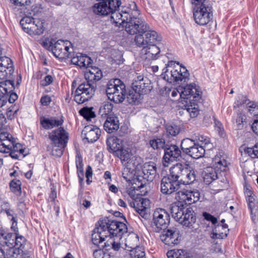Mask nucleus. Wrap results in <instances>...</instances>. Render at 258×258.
I'll return each instance as SVG.
<instances>
[{
  "label": "nucleus",
  "mask_w": 258,
  "mask_h": 258,
  "mask_svg": "<svg viewBox=\"0 0 258 258\" xmlns=\"http://www.w3.org/2000/svg\"><path fill=\"white\" fill-rule=\"evenodd\" d=\"M14 82L13 80H6L0 82V99L3 102V106L5 105L9 94L14 88Z\"/></svg>",
  "instance_id": "21"
},
{
  "label": "nucleus",
  "mask_w": 258,
  "mask_h": 258,
  "mask_svg": "<svg viewBox=\"0 0 258 258\" xmlns=\"http://www.w3.org/2000/svg\"><path fill=\"white\" fill-rule=\"evenodd\" d=\"M53 40L49 42L48 48L51 49L53 55L59 59H66L71 55L73 50L72 44L68 40H58L53 43Z\"/></svg>",
  "instance_id": "10"
},
{
  "label": "nucleus",
  "mask_w": 258,
  "mask_h": 258,
  "mask_svg": "<svg viewBox=\"0 0 258 258\" xmlns=\"http://www.w3.org/2000/svg\"><path fill=\"white\" fill-rule=\"evenodd\" d=\"M101 131L99 128L93 126H86L82 131L84 139H86L88 143H93L96 141L100 135Z\"/></svg>",
  "instance_id": "20"
},
{
  "label": "nucleus",
  "mask_w": 258,
  "mask_h": 258,
  "mask_svg": "<svg viewBox=\"0 0 258 258\" xmlns=\"http://www.w3.org/2000/svg\"><path fill=\"white\" fill-rule=\"evenodd\" d=\"M186 164L177 163L170 169V174L169 175L175 181H177L180 184V181L182 177V173L184 172V169Z\"/></svg>",
  "instance_id": "29"
},
{
  "label": "nucleus",
  "mask_w": 258,
  "mask_h": 258,
  "mask_svg": "<svg viewBox=\"0 0 258 258\" xmlns=\"http://www.w3.org/2000/svg\"><path fill=\"white\" fill-rule=\"evenodd\" d=\"M118 157L121 161L122 164L124 163L128 159H130L134 155L129 148H122L117 152L116 155Z\"/></svg>",
  "instance_id": "39"
},
{
  "label": "nucleus",
  "mask_w": 258,
  "mask_h": 258,
  "mask_svg": "<svg viewBox=\"0 0 258 258\" xmlns=\"http://www.w3.org/2000/svg\"><path fill=\"white\" fill-rule=\"evenodd\" d=\"M130 202V205L133 208H137L141 206V208L147 209L150 205V200L148 199L140 198Z\"/></svg>",
  "instance_id": "42"
},
{
  "label": "nucleus",
  "mask_w": 258,
  "mask_h": 258,
  "mask_svg": "<svg viewBox=\"0 0 258 258\" xmlns=\"http://www.w3.org/2000/svg\"><path fill=\"white\" fill-rule=\"evenodd\" d=\"M166 131L172 136H176L180 132V127L175 124L167 125L166 126Z\"/></svg>",
  "instance_id": "56"
},
{
  "label": "nucleus",
  "mask_w": 258,
  "mask_h": 258,
  "mask_svg": "<svg viewBox=\"0 0 258 258\" xmlns=\"http://www.w3.org/2000/svg\"><path fill=\"white\" fill-rule=\"evenodd\" d=\"M119 120L115 115L107 116L104 123V130L108 133H112L119 128Z\"/></svg>",
  "instance_id": "26"
},
{
  "label": "nucleus",
  "mask_w": 258,
  "mask_h": 258,
  "mask_svg": "<svg viewBox=\"0 0 258 258\" xmlns=\"http://www.w3.org/2000/svg\"><path fill=\"white\" fill-rule=\"evenodd\" d=\"M10 187L13 192L21 191V181L19 180H13L10 182Z\"/></svg>",
  "instance_id": "59"
},
{
  "label": "nucleus",
  "mask_w": 258,
  "mask_h": 258,
  "mask_svg": "<svg viewBox=\"0 0 258 258\" xmlns=\"http://www.w3.org/2000/svg\"><path fill=\"white\" fill-rule=\"evenodd\" d=\"M247 109L248 112L254 117V119H258V104L256 102L249 101Z\"/></svg>",
  "instance_id": "47"
},
{
  "label": "nucleus",
  "mask_w": 258,
  "mask_h": 258,
  "mask_svg": "<svg viewBox=\"0 0 258 258\" xmlns=\"http://www.w3.org/2000/svg\"><path fill=\"white\" fill-rule=\"evenodd\" d=\"M244 151L252 158H258V143L255 144L252 147H247Z\"/></svg>",
  "instance_id": "54"
},
{
  "label": "nucleus",
  "mask_w": 258,
  "mask_h": 258,
  "mask_svg": "<svg viewBox=\"0 0 258 258\" xmlns=\"http://www.w3.org/2000/svg\"><path fill=\"white\" fill-rule=\"evenodd\" d=\"M250 101L246 96L240 95L238 97V99L234 102V108L239 107L244 104L247 105V103Z\"/></svg>",
  "instance_id": "57"
},
{
  "label": "nucleus",
  "mask_w": 258,
  "mask_h": 258,
  "mask_svg": "<svg viewBox=\"0 0 258 258\" xmlns=\"http://www.w3.org/2000/svg\"><path fill=\"white\" fill-rule=\"evenodd\" d=\"M127 250L130 251V255L132 258H146L145 251L141 247Z\"/></svg>",
  "instance_id": "51"
},
{
  "label": "nucleus",
  "mask_w": 258,
  "mask_h": 258,
  "mask_svg": "<svg viewBox=\"0 0 258 258\" xmlns=\"http://www.w3.org/2000/svg\"><path fill=\"white\" fill-rule=\"evenodd\" d=\"M50 145L48 146L47 150L50 151L52 155L60 157L67 146L69 140V133L62 127H59L49 133Z\"/></svg>",
  "instance_id": "2"
},
{
  "label": "nucleus",
  "mask_w": 258,
  "mask_h": 258,
  "mask_svg": "<svg viewBox=\"0 0 258 258\" xmlns=\"http://www.w3.org/2000/svg\"><path fill=\"white\" fill-rule=\"evenodd\" d=\"M120 0H106L95 4L92 7L93 12L98 15L107 16L111 14L110 20L113 23H119L120 19L123 17L126 20L127 14L121 15L119 7ZM124 20V19H123Z\"/></svg>",
  "instance_id": "1"
},
{
  "label": "nucleus",
  "mask_w": 258,
  "mask_h": 258,
  "mask_svg": "<svg viewBox=\"0 0 258 258\" xmlns=\"http://www.w3.org/2000/svg\"><path fill=\"white\" fill-rule=\"evenodd\" d=\"M131 9L127 8H122L121 10V15L127 14L126 20L125 18L123 20V18L120 19L119 23H115L116 26L121 25L126 23L125 25V31L130 34L134 35L137 33H144V32L147 31L148 28V25L145 20L140 17H132L130 14Z\"/></svg>",
  "instance_id": "3"
},
{
  "label": "nucleus",
  "mask_w": 258,
  "mask_h": 258,
  "mask_svg": "<svg viewBox=\"0 0 258 258\" xmlns=\"http://www.w3.org/2000/svg\"><path fill=\"white\" fill-rule=\"evenodd\" d=\"M0 152L9 153L13 159H18L21 155L25 156L23 146L16 143L15 139L7 132L0 133Z\"/></svg>",
  "instance_id": "4"
},
{
  "label": "nucleus",
  "mask_w": 258,
  "mask_h": 258,
  "mask_svg": "<svg viewBox=\"0 0 258 258\" xmlns=\"http://www.w3.org/2000/svg\"><path fill=\"white\" fill-rule=\"evenodd\" d=\"M181 156V152L177 146L167 144L163 157V165L168 167L170 162L179 159Z\"/></svg>",
  "instance_id": "15"
},
{
  "label": "nucleus",
  "mask_w": 258,
  "mask_h": 258,
  "mask_svg": "<svg viewBox=\"0 0 258 258\" xmlns=\"http://www.w3.org/2000/svg\"><path fill=\"white\" fill-rule=\"evenodd\" d=\"M106 93L110 101L115 103H121L126 96L125 85L118 79L111 80L107 85Z\"/></svg>",
  "instance_id": "7"
},
{
  "label": "nucleus",
  "mask_w": 258,
  "mask_h": 258,
  "mask_svg": "<svg viewBox=\"0 0 258 258\" xmlns=\"http://www.w3.org/2000/svg\"><path fill=\"white\" fill-rule=\"evenodd\" d=\"M144 174L143 178L147 181H152L156 176L157 168L156 164L153 162L145 163L142 168Z\"/></svg>",
  "instance_id": "23"
},
{
  "label": "nucleus",
  "mask_w": 258,
  "mask_h": 258,
  "mask_svg": "<svg viewBox=\"0 0 258 258\" xmlns=\"http://www.w3.org/2000/svg\"><path fill=\"white\" fill-rule=\"evenodd\" d=\"M145 38L148 44H155L157 42L161 40L162 37L160 35L153 30L150 29V26L148 25V30L144 32Z\"/></svg>",
  "instance_id": "33"
},
{
  "label": "nucleus",
  "mask_w": 258,
  "mask_h": 258,
  "mask_svg": "<svg viewBox=\"0 0 258 258\" xmlns=\"http://www.w3.org/2000/svg\"><path fill=\"white\" fill-rule=\"evenodd\" d=\"M14 73L12 60L5 56H0V79L10 78Z\"/></svg>",
  "instance_id": "17"
},
{
  "label": "nucleus",
  "mask_w": 258,
  "mask_h": 258,
  "mask_svg": "<svg viewBox=\"0 0 258 258\" xmlns=\"http://www.w3.org/2000/svg\"><path fill=\"white\" fill-rule=\"evenodd\" d=\"M175 62L169 61L166 67L163 69L164 78H167L170 82H186L189 79V74L185 67L179 66V63L177 66H175Z\"/></svg>",
  "instance_id": "5"
},
{
  "label": "nucleus",
  "mask_w": 258,
  "mask_h": 258,
  "mask_svg": "<svg viewBox=\"0 0 258 258\" xmlns=\"http://www.w3.org/2000/svg\"><path fill=\"white\" fill-rule=\"evenodd\" d=\"M169 214L163 209H157L153 213L152 227L155 231L159 232L162 230H165L170 223Z\"/></svg>",
  "instance_id": "13"
},
{
  "label": "nucleus",
  "mask_w": 258,
  "mask_h": 258,
  "mask_svg": "<svg viewBox=\"0 0 258 258\" xmlns=\"http://www.w3.org/2000/svg\"><path fill=\"white\" fill-rule=\"evenodd\" d=\"M179 184L169 175L161 181V191L164 194H171L179 188Z\"/></svg>",
  "instance_id": "18"
},
{
  "label": "nucleus",
  "mask_w": 258,
  "mask_h": 258,
  "mask_svg": "<svg viewBox=\"0 0 258 258\" xmlns=\"http://www.w3.org/2000/svg\"><path fill=\"white\" fill-rule=\"evenodd\" d=\"M125 245L127 249H134L138 247L139 238L138 236L134 233H131L127 235L125 238Z\"/></svg>",
  "instance_id": "36"
},
{
  "label": "nucleus",
  "mask_w": 258,
  "mask_h": 258,
  "mask_svg": "<svg viewBox=\"0 0 258 258\" xmlns=\"http://www.w3.org/2000/svg\"><path fill=\"white\" fill-rule=\"evenodd\" d=\"M163 230V233L160 236L162 242L170 246L178 243L180 236L179 231L177 228H172L167 230Z\"/></svg>",
  "instance_id": "16"
},
{
  "label": "nucleus",
  "mask_w": 258,
  "mask_h": 258,
  "mask_svg": "<svg viewBox=\"0 0 258 258\" xmlns=\"http://www.w3.org/2000/svg\"><path fill=\"white\" fill-rule=\"evenodd\" d=\"M168 258H190V257L182 249H173L167 253Z\"/></svg>",
  "instance_id": "43"
},
{
  "label": "nucleus",
  "mask_w": 258,
  "mask_h": 258,
  "mask_svg": "<svg viewBox=\"0 0 258 258\" xmlns=\"http://www.w3.org/2000/svg\"><path fill=\"white\" fill-rule=\"evenodd\" d=\"M227 225L226 224H218L213 229L210 234L212 239H223L227 236Z\"/></svg>",
  "instance_id": "30"
},
{
  "label": "nucleus",
  "mask_w": 258,
  "mask_h": 258,
  "mask_svg": "<svg viewBox=\"0 0 258 258\" xmlns=\"http://www.w3.org/2000/svg\"><path fill=\"white\" fill-rule=\"evenodd\" d=\"M196 144V139H195L194 137L191 139L187 138L182 140L181 147L183 152L186 154L188 151L190 150Z\"/></svg>",
  "instance_id": "38"
},
{
  "label": "nucleus",
  "mask_w": 258,
  "mask_h": 258,
  "mask_svg": "<svg viewBox=\"0 0 258 258\" xmlns=\"http://www.w3.org/2000/svg\"><path fill=\"white\" fill-rule=\"evenodd\" d=\"M186 155L193 158L198 159L204 156L205 153V148L202 144L197 143L190 150L188 151Z\"/></svg>",
  "instance_id": "35"
},
{
  "label": "nucleus",
  "mask_w": 258,
  "mask_h": 258,
  "mask_svg": "<svg viewBox=\"0 0 258 258\" xmlns=\"http://www.w3.org/2000/svg\"><path fill=\"white\" fill-rule=\"evenodd\" d=\"M141 162L142 159L140 157L134 155L122 164L124 167L134 171L141 164Z\"/></svg>",
  "instance_id": "37"
},
{
  "label": "nucleus",
  "mask_w": 258,
  "mask_h": 258,
  "mask_svg": "<svg viewBox=\"0 0 258 258\" xmlns=\"http://www.w3.org/2000/svg\"><path fill=\"white\" fill-rule=\"evenodd\" d=\"M160 48L155 44H148L142 48L141 54L143 58L148 60H155L158 58Z\"/></svg>",
  "instance_id": "19"
},
{
  "label": "nucleus",
  "mask_w": 258,
  "mask_h": 258,
  "mask_svg": "<svg viewBox=\"0 0 258 258\" xmlns=\"http://www.w3.org/2000/svg\"><path fill=\"white\" fill-rule=\"evenodd\" d=\"M106 144L109 152L114 153L115 155L122 147L121 141L114 137L108 138L106 140Z\"/></svg>",
  "instance_id": "31"
},
{
  "label": "nucleus",
  "mask_w": 258,
  "mask_h": 258,
  "mask_svg": "<svg viewBox=\"0 0 258 258\" xmlns=\"http://www.w3.org/2000/svg\"><path fill=\"white\" fill-rule=\"evenodd\" d=\"M193 15L197 24L205 26L213 19L212 7L210 5H204L203 7L193 8Z\"/></svg>",
  "instance_id": "14"
},
{
  "label": "nucleus",
  "mask_w": 258,
  "mask_h": 258,
  "mask_svg": "<svg viewBox=\"0 0 258 258\" xmlns=\"http://www.w3.org/2000/svg\"><path fill=\"white\" fill-rule=\"evenodd\" d=\"M150 144L154 149H163L164 150L167 144L165 143L164 139L157 138L156 139L150 140Z\"/></svg>",
  "instance_id": "45"
},
{
  "label": "nucleus",
  "mask_w": 258,
  "mask_h": 258,
  "mask_svg": "<svg viewBox=\"0 0 258 258\" xmlns=\"http://www.w3.org/2000/svg\"><path fill=\"white\" fill-rule=\"evenodd\" d=\"M246 119V117L243 113L241 112L237 113L235 123H236V126L238 129L240 130L242 128L243 126V123L245 121Z\"/></svg>",
  "instance_id": "55"
},
{
  "label": "nucleus",
  "mask_w": 258,
  "mask_h": 258,
  "mask_svg": "<svg viewBox=\"0 0 258 258\" xmlns=\"http://www.w3.org/2000/svg\"><path fill=\"white\" fill-rule=\"evenodd\" d=\"M195 139H196V143L202 144L206 148L207 146H209V148H212V145L210 144V139L204 135H196L194 136Z\"/></svg>",
  "instance_id": "50"
},
{
  "label": "nucleus",
  "mask_w": 258,
  "mask_h": 258,
  "mask_svg": "<svg viewBox=\"0 0 258 258\" xmlns=\"http://www.w3.org/2000/svg\"><path fill=\"white\" fill-rule=\"evenodd\" d=\"M199 100H194L192 98H187L184 101L186 104L184 105L183 110L189 114L192 118L197 117L199 114L200 109L198 104Z\"/></svg>",
  "instance_id": "24"
},
{
  "label": "nucleus",
  "mask_w": 258,
  "mask_h": 258,
  "mask_svg": "<svg viewBox=\"0 0 258 258\" xmlns=\"http://www.w3.org/2000/svg\"><path fill=\"white\" fill-rule=\"evenodd\" d=\"M105 232L100 224L98 227H96L92 234L93 243L95 245H99V244L104 241L105 238L107 237Z\"/></svg>",
  "instance_id": "28"
},
{
  "label": "nucleus",
  "mask_w": 258,
  "mask_h": 258,
  "mask_svg": "<svg viewBox=\"0 0 258 258\" xmlns=\"http://www.w3.org/2000/svg\"><path fill=\"white\" fill-rule=\"evenodd\" d=\"M146 81L135 82L134 83V88H135V90L138 91L140 94L146 92L147 90H149V84L148 83H146Z\"/></svg>",
  "instance_id": "44"
},
{
  "label": "nucleus",
  "mask_w": 258,
  "mask_h": 258,
  "mask_svg": "<svg viewBox=\"0 0 258 258\" xmlns=\"http://www.w3.org/2000/svg\"><path fill=\"white\" fill-rule=\"evenodd\" d=\"M96 89V84L88 81L82 83L74 92V100L78 104H82L92 98Z\"/></svg>",
  "instance_id": "9"
},
{
  "label": "nucleus",
  "mask_w": 258,
  "mask_h": 258,
  "mask_svg": "<svg viewBox=\"0 0 258 258\" xmlns=\"http://www.w3.org/2000/svg\"><path fill=\"white\" fill-rule=\"evenodd\" d=\"M172 217L179 223L190 227L196 221L194 211L191 208L180 207V205L172 204L170 208Z\"/></svg>",
  "instance_id": "6"
},
{
  "label": "nucleus",
  "mask_w": 258,
  "mask_h": 258,
  "mask_svg": "<svg viewBox=\"0 0 258 258\" xmlns=\"http://www.w3.org/2000/svg\"><path fill=\"white\" fill-rule=\"evenodd\" d=\"M196 180V174L194 170L188 168L186 164L184 169V172L182 173L180 183L183 184H189L192 183Z\"/></svg>",
  "instance_id": "32"
},
{
  "label": "nucleus",
  "mask_w": 258,
  "mask_h": 258,
  "mask_svg": "<svg viewBox=\"0 0 258 258\" xmlns=\"http://www.w3.org/2000/svg\"><path fill=\"white\" fill-rule=\"evenodd\" d=\"M107 236L112 235L118 237L119 239L124 234H127V228L123 222L115 220L108 221V223L101 222L100 224Z\"/></svg>",
  "instance_id": "12"
},
{
  "label": "nucleus",
  "mask_w": 258,
  "mask_h": 258,
  "mask_svg": "<svg viewBox=\"0 0 258 258\" xmlns=\"http://www.w3.org/2000/svg\"><path fill=\"white\" fill-rule=\"evenodd\" d=\"M93 256L95 258H109V255L105 253L101 249L95 250L93 252Z\"/></svg>",
  "instance_id": "61"
},
{
  "label": "nucleus",
  "mask_w": 258,
  "mask_h": 258,
  "mask_svg": "<svg viewBox=\"0 0 258 258\" xmlns=\"http://www.w3.org/2000/svg\"><path fill=\"white\" fill-rule=\"evenodd\" d=\"M191 3L194 6L193 8L201 7L204 5H210L207 0H191Z\"/></svg>",
  "instance_id": "64"
},
{
  "label": "nucleus",
  "mask_w": 258,
  "mask_h": 258,
  "mask_svg": "<svg viewBox=\"0 0 258 258\" xmlns=\"http://www.w3.org/2000/svg\"><path fill=\"white\" fill-rule=\"evenodd\" d=\"M92 107H84L81 109L79 112L80 114L87 120L94 118L95 116L94 112L92 111Z\"/></svg>",
  "instance_id": "52"
},
{
  "label": "nucleus",
  "mask_w": 258,
  "mask_h": 258,
  "mask_svg": "<svg viewBox=\"0 0 258 258\" xmlns=\"http://www.w3.org/2000/svg\"><path fill=\"white\" fill-rule=\"evenodd\" d=\"M113 105L109 102H104L100 106L99 113L102 116L113 115L112 114Z\"/></svg>",
  "instance_id": "41"
},
{
  "label": "nucleus",
  "mask_w": 258,
  "mask_h": 258,
  "mask_svg": "<svg viewBox=\"0 0 258 258\" xmlns=\"http://www.w3.org/2000/svg\"><path fill=\"white\" fill-rule=\"evenodd\" d=\"M178 94L185 100L190 98H192L194 100H199L202 96V92L196 84H191L184 87L179 86L172 91L171 96L174 97Z\"/></svg>",
  "instance_id": "11"
},
{
  "label": "nucleus",
  "mask_w": 258,
  "mask_h": 258,
  "mask_svg": "<svg viewBox=\"0 0 258 258\" xmlns=\"http://www.w3.org/2000/svg\"><path fill=\"white\" fill-rule=\"evenodd\" d=\"M140 94V93H138L137 91L135 90V89L132 91H130L129 93L126 95L127 101L130 104L136 103L139 99Z\"/></svg>",
  "instance_id": "49"
},
{
  "label": "nucleus",
  "mask_w": 258,
  "mask_h": 258,
  "mask_svg": "<svg viewBox=\"0 0 258 258\" xmlns=\"http://www.w3.org/2000/svg\"><path fill=\"white\" fill-rule=\"evenodd\" d=\"M133 171V170L129 169L127 167H124L122 173L123 178L126 181L130 180V178L132 177Z\"/></svg>",
  "instance_id": "62"
},
{
  "label": "nucleus",
  "mask_w": 258,
  "mask_h": 258,
  "mask_svg": "<svg viewBox=\"0 0 258 258\" xmlns=\"http://www.w3.org/2000/svg\"><path fill=\"white\" fill-rule=\"evenodd\" d=\"M214 161L215 167L220 169L221 171L225 170L228 164L227 161L224 158H221L219 156H216L214 159Z\"/></svg>",
  "instance_id": "48"
},
{
  "label": "nucleus",
  "mask_w": 258,
  "mask_h": 258,
  "mask_svg": "<svg viewBox=\"0 0 258 258\" xmlns=\"http://www.w3.org/2000/svg\"><path fill=\"white\" fill-rule=\"evenodd\" d=\"M102 76L101 70L96 67H91L85 73V79L92 84H95L102 78Z\"/></svg>",
  "instance_id": "22"
},
{
  "label": "nucleus",
  "mask_w": 258,
  "mask_h": 258,
  "mask_svg": "<svg viewBox=\"0 0 258 258\" xmlns=\"http://www.w3.org/2000/svg\"><path fill=\"white\" fill-rule=\"evenodd\" d=\"M246 192V194L248 196L247 202L248 203V207L250 209L251 212H252L253 208L255 207V198L251 196L252 193L250 190H248Z\"/></svg>",
  "instance_id": "58"
},
{
  "label": "nucleus",
  "mask_w": 258,
  "mask_h": 258,
  "mask_svg": "<svg viewBox=\"0 0 258 258\" xmlns=\"http://www.w3.org/2000/svg\"><path fill=\"white\" fill-rule=\"evenodd\" d=\"M15 246H17V248H19L21 247L24 241L25 238L23 236H19V233H16L15 234Z\"/></svg>",
  "instance_id": "63"
},
{
  "label": "nucleus",
  "mask_w": 258,
  "mask_h": 258,
  "mask_svg": "<svg viewBox=\"0 0 258 258\" xmlns=\"http://www.w3.org/2000/svg\"><path fill=\"white\" fill-rule=\"evenodd\" d=\"M217 178V173L215 169L208 167L205 169L203 172V180L206 184H210Z\"/></svg>",
  "instance_id": "34"
},
{
  "label": "nucleus",
  "mask_w": 258,
  "mask_h": 258,
  "mask_svg": "<svg viewBox=\"0 0 258 258\" xmlns=\"http://www.w3.org/2000/svg\"><path fill=\"white\" fill-rule=\"evenodd\" d=\"M22 250L20 248L12 247L5 248V258H21Z\"/></svg>",
  "instance_id": "40"
},
{
  "label": "nucleus",
  "mask_w": 258,
  "mask_h": 258,
  "mask_svg": "<svg viewBox=\"0 0 258 258\" xmlns=\"http://www.w3.org/2000/svg\"><path fill=\"white\" fill-rule=\"evenodd\" d=\"M143 34L139 33V34L137 35L135 37V42L137 46L144 48L148 44Z\"/></svg>",
  "instance_id": "53"
},
{
  "label": "nucleus",
  "mask_w": 258,
  "mask_h": 258,
  "mask_svg": "<svg viewBox=\"0 0 258 258\" xmlns=\"http://www.w3.org/2000/svg\"><path fill=\"white\" fill-rule=\"evenodd\" d=\"M188 192H189V190L186 189H183L176 192L175 199L178 203L174 204L180 205V207H184V205L191 204V198L189 196Z\"/></svg>",
  "instance_id": "25"
},
{
  "label": "nucleus",
  "mask_w": 258,
  "mask_h": 258,
  "mask_svg": "<svg viewBox=\"0 0 258 258\" xmlns=\"http://www.w3.org/2000/svg\"><path fill=\"white\" fill-rule=\"evenodd\" d=\"M189 196L191 198V204L194 203L200 200V194L198 190H189Z\"/></svg>",
  "instance_id": "60"
},
{
  "label": "nucleus",
  "mask_w": 258,
  "mask_h": 258,
  "mask_svg": "<svg viewBox=\"0 0 258 258\" xmlns=\"http://www.w3.org/2000/svg\"><path fill=\"white\" fill-rule=\"evenodd\" d=\"M76 166L77 168V173L79 179V182L82 184L84 180V170H83V164L82 163V159L81 157H79L76 160Z\"/></svg>",
  "instance_id": "46"
},
{
  "label": "nucleus",
  "mask_w": 258,
  "mask_h": 258,
  "mask_svg": "<svg viewBox=\"0 0 258 258\" xmlns=\"http://www.w3.org/2000/svg\"><path fill=\"white\" fill-rule=\"evenodd\" d=\"M23 30L31 36L40 35L44 31V22L39 19L26 16L20 21Z\"/></svg>",
  "instance_id": "8"
},
{
  "label": "nucleus",
  "mask_w": 258,
  "mask_h": 258,
  "mask_svg": "<svg viewBox=\"0 0 258 258\" xmlns=\"http://www.w3.org/2000/svg\"><path fill=\"white\" fill-rule=\"evenodd\" d=\"M63 120L58 119L55 117L49 118L41 117L40 124L46 130L51 129L54 127L58 126L62 124Z\"/></svg>",
  "instance_id": "27"
}]
</instances>
